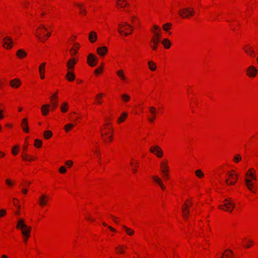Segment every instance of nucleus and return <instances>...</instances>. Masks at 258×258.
I'll use <instances>...</instances> for the list:
<instances>
[{
	"label": "nucleus",
	"mask_w": 258,
	"mask_h": 258,
	"mask_svg": "<svg viewBox=\"0 0 258 258\" xmlns=\"http://www.w3.org/2000/svg\"><path fill=\"white\" fill-rule=\"evenodd\" d=\"M68 109V103L67 102H64L62 104V105L61 106V111L63 112H65L67 111Z\"/></svg>",
	"instance_id": "e433bc0d"
},
{
	"label": "nucleus",
	"mask_w": 258,
	"mask_h": 258,
	"mask_svg": "<svg viewBox=\"0 0 258 258\" xmlns=\"http://www.w3.org/2000/svg\"><path fill=\"white\" fill-rule=\"evenodd\" d=\"M253 170V169H250L248 172L247 173V175H249L253 180H256V177L254 175L253 173H252V171Z\"/></svg>",
	"instance_id": "473e14b6"
},
{
	"label": "nucleus",
	"mask_w": 258,
	"mask_h": 258,
	"mask_svg": "<svg viewBox=\"0 0 258 258\" xmlns=\"http://www.w3.org/2000/svg\"><path fill=\"white\" fill-rule=\"evenodd\" d=\"M41 145H42V142L40 140H39L38 139H36L35 140L34 145L36 147L39 148L41 147Z\"/></svg>",
	"instance_id": "58836bf2"
},
{
	"label": "nucleus",
	"mask_w": 258,
	"mask_h": 258,
	"mask_svg": "<svg viewBox=\"0 0 258 258\" xmlns=\"http://www.w3.org/2000/svg\"><path fill=\"white\" fill-rule=\"evenodd\" d=\"M66 169L64 166H61L59 169V171L61 173H64L66 172Z\"/></svg>",
	"instance_id": "c03bdc74"
},
{
	"label": "nucleus",
	"mask_w": 258,
	"mask_h": 258,
	"mask_svg": "<svg viewBox=\"0 0 258 258\" xmlns=\"http://www.w3.org/2000/svg\"><path fill=\"white\" fill-rule=\"evenodd\" d=\"M195 174L197 177L199 178H202L204 176V173L202 172V171L200 169L197 170L195 171Z\"/></svg>",
	"instance_id": "2f4dec72"
},
{
	"label": "nucleus",
	"mask_w": 258,
	"mask_h": 258,
	"mask_svg": "<svg viewBox=\"0 0 258 258\" xmlns=\"http://www.w3.org/2000/svg\"><path fill=\"white\" fill-rule=\"evenodd\" d=\"M17 228L21 230L23 236L30 235L31 228L25 224L24 220L22 219H19L17 224Z\"/></svg>",
	"instance_id": "f257e3e1"
},
{
	"label": "nucleus",
	"mask_w": 258,
	"mask_h": 258,
	"mask_svg": "<svg viewBox=\"0 0 258 258\" xmlns=\"http://www.w3.org/2000/svg\"><path fill=\"white\" fill-rule=\"evenodd\" d=\"M150 113L152 114V117H149L148 120L150 122H153L155 118V114L156 113V109L153 106H151L149 108Z\"/></svg>",
	"instance_id": "ddd939ff"
},
{
	"label": "nucleus",
	"mask_w": 258,
	"mask_h": 258,
	"mask_svg": "<svg viewBox=\"0 0 258 258\" xmlns=\"http://www.w3.org/2000/svg\"><path fill=\"white\" fill-rule=\"evenodd\" d=\"M108 228H109V229L110 230H111L112 231L116 232V230H115L114 228H112V227H111V226H108Z\"/></svg>",
	"instance_id": "052dcab7"
},
{
	"label": "nucleus",
	"mask_w": 258,
	"mask_h": 258,
	"mask_svg": "<svg viewBox=\"0 0 258 258\" xmlns=\"http://www.w3.org/2000/svg\"><path fill=\"white\" fill-rule=\"evenodd\" d=\"M107 138L110 141H112V135H111L110 136H108Z\"/></svg>",
	"instance_id": "774afa93"
},
{
	"label": "nucleus",
	"mask_w": 258,
	"mask_h": 258,
	"mask_svg": "<svg viewBox=\"0 0 258 258\" xmlns=\"http://www.w3.org/2000/svg\"><path fill=\"white\" fill-rule=\"evenodd\" d=\"M120 78L122 80H124V81L126 80V78H125V77L124 76V74H123V75H122L121 77H120Z\"/></svg>",
	"instance_id": "69168bd1"
},
{
	"label": "nucleus",
	"mask_w": 258,
	"mask_h": 258,
	"mask_svg": "<svg viewBox=\"0 0 258 258\" xmlns=\"http://www.w3.org/2000/svg\"><path fill=\"white\" fill-rule=\"evenodd\" d=\"M228 178L225 179V183L228 185H233L237 180V175L234 174V171L228 172Z\"/></svg>",
	"instance_id": "7ed1b4c3"
},
{
	"label": "nucleus",
	"mask_w": 258,
	"mask_h": 258,
	"mask_svg": "<svg viewBox=\"0 0 258 258\" xmlns=\"http://www.w3.org/2000/svg\"><path fill=\"white\" fill-rule=\"evenodd\" d=\"M245 181L246 185L249 190L253 193H255L256 190L253 189L254 183L252 182V181L249 179L246 178L245 179Z\"/></svg>",
	"instance_id": "9d476101"
},
{
	"label": "nucleus",
	"mask_w": 258,
	"mask_h": 258,
	"mask_svg": "<svg viewBox=\"0 0 258 258\" xmlns=\"http://www.w3.org/2000/svg\"><path fill=\"white\" fill-rule=\"evenodd\" d=\"M76 64V61L74 59H71L67 62V67L68 69H73L74 65Z\"/></svg>",
	"instance_id": "a878e982"
},
{
	"label": "nucleus",
	"mask_w": 258,
	"mask_h": 258,
	"mask_svg": "<svg viewBox=\"0 0 258 258\" xmlns=\"http://www.w3.org/2000/svg\"><path fill=\"white\" fill-rule=\"evenodd\" d=\"M22 192L24 194H26L27 192V189H23L22 190Z\"/></svg>",
	"instance_id": "0e129e2a"
},
{
	"label": "nucleus",
	"mask_w": 258,
	"mask_h": 258,
	"mask_svg": "<svg viewBox=\"0 0 258 258\" xmlns=\"http://www.w3.org/2000/svg\"><path fill=\"white\" fill-rule=\"evenodd\" d=\"M152 178L154 179V180L160 185L162 189L165 190V186L163 184L161 178L156 176H153Z\"/></svg>",
	"instance_id": "a211bd4d"
},
{
	"label": "nucleus",
	"mask_w": 258,
	"mask_h": 258,
	"mask_svg": "<svg viewBox=\"0 0 258 258\" xmlns=\"http://www.w3.org/2000/svg\"><path fill=\"white\" fill-rule=\"evenodd\" d=\"M102 68L96 69L95 71V73L97 74L98 73H99V72H100L102 71Z\"/></svg>",
	"instance_id": "6e6d98bb"
},
{
	"label": "nucleus",
	"mask_w": 258,
	"mask_h": 258,
	"mask_svg": "<svg viewBox=\"0 0 258 258\" xmlns=\"http://www.w3.org/2000/svg\"><path fill=\"white\" fill-rule=\"evenodd\" d=\"M3 41L4 43V47L6 48L7 49H10L12 47V44L13 42L11 38L8 36H6L3 39Z\"/></svg>",
	"instance_id": "6e6552de"
},
{
	"label": "nucleus",
	"mask_w": 258,
	"mask_h": 258,
	"mask_svg": "<svg viewBox=\"0 0 258 258\" xmlns=\"http://www.w3.org/2000/svg\"><path fill=\"white\" fill-rule=\"evenodd\" d=\"M154 28L155 30H159V31H160V28H159V27H158L157 26H156V25H154Z\"/></svg>",
	"instance_id": "680f3d73"
},
{
	"label": "nucleus",
	"mask_w": 258,
	"mask_h": 258,
	"mask_svg": "<svg viewBox=\"0 0 258 258\" xmlns=\"http://www.w3.org/2000/svg\"><path fill=\"white\" fill-rule=\"evenodd\" d=\"M127 114L126 112L122 113L121 116L118 119V122L120 123L127 117Z\"/></svg>",
	"instance_id": "72a5a7b5"
},
{
	"label": "nucleus",
	"mask_w": 258,
	"mask_h": 258,
	"mask_svg": "<svg viewBox=\"0 0 258 258\" xmlns=\"http://www.w3.org/2000/svg\"><path fill=\"white\" fill-rule=\"evenodd\" d=\"M66 164L69 167H71L73 165V163L72 161L69 160L66 161Z\"/></svg>",
	"instance_id": "3c124183"
},
{
	"label": "nucleus",
	"mask_w": 258,
	"mask_h": 258,
	"mask_svg": "<svg viewBox=\"0 0 258 258\" xmlns=\"http://www.w3.org/2000/svg\"><path fill=\"white\" fill-rule=\"evenodd\" d=\"M149 68L152 71H154L156 69V66L155 63L152 61L148 62Z\"/></svg>",
	"instance_id": "c85d7f7f"
},
{
	"label": "nucleus",
	"mask_w": 258,
	"mask_h": 258,
	"mask_svg": "<svg viewBox=\"0 0 258 258\" xmlns=\"http://www.w3.org/2000/svg\"><path fill=\"white\" fill-rule=\"evenodd\" d=\"M45 62H43L40 64L39 67V71L40 74V78L41 79H43L45 78L44 76V71H45Z\"/></svg>",
	"instance_id": "4468645a"
},
{
	"label": "nucleus",
	"mask_w": 258,
	"mask_h": 258,
	"mask_svg": "<svg viewBox=\"0 0 258 258\" xmlns=\"http://www.w3.org/2000/svg\"><path fill=\"white\" fill-rule=\"evenodd\" d=\"M22 157L23 158V159L24 160H27V157H28V155L26 154H23L22 156Z\"/></svg>",
	"instance_id": "5fc2aeb1"
},
{
	"label": "nucleus",
	"mask_w": 258,
	"mask_h": 258,
	"mask_svg": "<svg viewBox=\"0 0 258 258\" xmlns=\"http://www.w3.org/2000/svg\"><path fill=\"white\" fill-rule=\"evenodd\" d=\"M98 58L93 54H89L87 58V62L91 67H94L97 62Z\"/></svg>",
	"instance_id": "423d86ee"
},
{
	"label": "nucleus",
	"mask_w": 258,
	"mask_h": 258,
	"mask_svg": "<svg viewBox=\"0 0 258 258\" xmlns=\"http://www.w3.org/2000/svg\"><path fill=\"white\" fill-rule=\"evenodd\" d=\"M116 74H117V75L120 77L122 75H123V72L122 70H120L117 71Z\"/></svg>",
	"instance_id": "de8ad7c7"
},
{
	"label": "nucleus",
	"mask_w": 258,
	"mask_h": 258,
	"mask_svg": "<svg viewBox=\"0 0 258 258\" xmlns=\"http://www.w3.org/2000/svg\"><path fill=\"white\" fill-rule=\"evenodd\" d=\"M6 214V211L5 209L0 210V217H3Z\"/></svg>",
	"instance_id": "49530a36"
},
{
	"label": "nucleus",
	"mask_w": 258,
	"mask_h": 258,
	"mask_svg": "<svg viewBox=\"0 0 258 258\" xmlns=\"http://www.w3.org/2000/svg\"><path fill=\"white\" fill-rule=\"evenodd\" d=\"M125 26L129 27L132 28V26L131 25H130V24H128L126 22H124L123 24H119V25H118V27H119L118 32L120 34H123L125 36H127L129 34V33H128L127 32H124L123 30H121V28L122 27H125Z\"/></svg>",
	"instance_id": "9b49d317"
},
{
	"label": "nucleus",
	"mask_w": 258,
	"mask_h": 258,
	"mask_svg": "<svg viewBox=\"0 0 258 258\" xmlns=\"http://www.w3.org/2000/svg\"><path fill=\"white\" fill-rule=\"evenodd\" d=\"M77 6H78L80 9V13L81 14H85L86 13V10L82 8V5L80 4H77Z\"/></svg>",
	"instance_id": "a19ab883"
},
{
	"label": "nucleus",
	"mask_w": 258,
	"mask_h": 258,
	"mask_svg": "<svg viewBox=\"0 0 258 258\" xmlns=\"http://www.w3.org/2000/svg\"><path fill=\"white\" fill-rule=\"evenodd\" d=\"M162 43L163 44L165 48H169L171 46V42L168 39H164L162 41Z\"/></svg>",
	"instance_id": "cd10ccee"
},
{
	"label": "nucleus",
	"mask_w": 258,
	"mask_h": 258,
	"mask_svg": "<svg viewBox=\"0 0 258 258\" xmlns=\"http://www.w3.org/2000/svg\"><path fill=\"white\" fill-rule=\"evenodd\" d=\"M97 52L100 56H103L107 52V48L106 46L100 47L97 48Z\"/></svg>",
	"instance_id": "f3484780"
},
{
	"label": "nucleus",
	"mask_w": 258,
	"mask_h": 258,
	"mask_svg": "<svg viewBox=\"0 0 258 258\" xmlns=\"http://www.w3.org/2000/svg\"><path fill=\"white\" fill-rule=\"evenodd\" d=\"M22 127L23 131L26 133L29 132V128L28 126V121L27 118H24L22 121Z\"/></svg>",
	"instance_id": "aec40b11"
},
{
	"label": "nucleus",
	"mask_w": 258,
	"mask_h": 258,
	"mask_svg": "<svg viewBox=\"0 0 258 258\" xmlns=\"http://www.w3.org/2000/svg\"><path fill=\"white\" fill-rule=\"evenodd\" d=\"M195 11L190 10L188 8H183L178 12L179 16L183 18H188L190 16L193 15Z\"/></svg>",
	"instance_id": "20e7f679"
},
{
	"label": "nucleus",
	"mask_w": 258,
	"mask_h": 258,
	"mask_svg": "<svg viewBox=\"0 0 258 258\" xmlns=\"http://www.w3.org/2000/svg\"><path fill=\"white\" fill-rule=\"evenodd\" d=\"M122 227L128 235H133L134 234L135 232L133 229L129 228L124 225H122Z\"/></svg>",
	"instance_id": "bb28decb"
},
{
	"label": "nucleus",
	"mask_w": 258,
	"mask_h": 258,
	"mask_svg": "<svg viewBox=\"0 0 258 258\" xmlns=\"http://www.w3.org/2000/svg\"><path fill=\"white\" fill-rule=\"evenodd\" d=\"M189 208V207L188 206H187L186 204H185L184 205V207H182V216L185 219H187L189 213V211L188 210Z\"/></svg>",
	"instance_id": "f8f14e48"
},
{
	"label": "nucleus",
	"mask_w": 258,
	"mask_h": 258,
	"mask_svg": "<svg viewBox=\"0 0 258 258\" xmlns=\"http://www.w3.org/2000/svg\"><path fill=\"white\" fill-rule=\"evenodd\" d=\"M241 157L239 154L236 155L233 158L234 161L236 163H238V162H239L241 160Z\"/></svg>",
	"instance_id": "4c0bfd02"
},
{
	"label": "nucleus",
	"mask_w": 258,
	"mask_h": 258,
	"mask_svg": "<svg viewBox=\"0 0 258 258\" xmlns=\"http://www.w3.org/2000/svg\"><path fill=\"white\" fill-rule=\"evenodd\" d=\"M150 151L151 152L155 154L158 157H161L163 155V152L161 149L158 146L152 147Z\"/></svg>",
	"instance_id": "0eeeda50"
},
{
	"label": "nucleus",
	"mask_w": 258,
	"mask_h": 258,
	"mask_svg": "<svg viewBox=\"0 0 258 258\" xmlns=\"http://www.w3.org/2000/svg\"><path fill=\"white\" fill-rule=\"evenodd\" d=\"M50 105L49 104H45L41 107V112L43 115L48 114L49 110Z\"/></svg>",
	"instance_id": "412c9836"
},
{
	"label": "nucleus",
	"mask_w": 258,
	"mask_h": 258,
	"mask_svg": "<svg viewBox=\"0 0 258 258\" xmlns=\"http://www.w3.org/2000/svg\"><path fill=\"white\" fill-rule=\"evenodd\" d=\"M224 203L223 205H220L219 206V208L223 210L231 212L235 207L234 202L231 199L228 198L224 200Z\"/></svg>",
	"instance_id": "f03ea898"
},
{
	"label": "nucleus",
	"mask_w": 258,
	"mask_h": 258,
	"mask_svg": "<svg viewBox=\"0 0 258 258\" xmlns=\"http://www.w3.org/2000/svg\"><path fill=\"white\" fill-rule=\"evenodd\" d=\"M51 101H52V105L53 106V107L52 108V110H53L55 109V108H56L57 106V101L53 100L52 99H51Z\"/></svg>",
	"instance_id": "37998d69"
},
{
	"label": "nucleus",
	"mask_w": 258,
	"mask_h": 258,
	"mask_svg": "<svg viewBox=\"0 0 258 258\" xmlns=\"http://www.w3.org/2000/svg\"><path fill=\"white\" fill-rule=\"evenodd\" d=\"M97 38V34L94 31H91L89 35V40L91 43L95 42Z\"/></svg>",
	"instance_id": "dca6fc26"
},
{
	"label": "nucleus",
	"mask_w": 258,
	"mask_h": 258,
	"mask_svg": "<svg viewBox=\"0 0 258 258\" xmlns=\"http://www.w3.org/2000/svg\"><path fill=\"white\" fill-rule=\"evenodd\" d=\"M74 126V125L73 124L68 123L64 126V128L65 131L67 132H69V131L70 129L72 128Z\"/></svg>",
	"instance_id": "f704fd0d"
},
{
	"label": "nucleus",
	"mask_w": 258,
	"mask_h": 258,
	"mask_svg": "<svg viewBox=\"0 0 258 258\" xmlns=\"http://www.w3.org/2000/svg\"><path fill=\"white\" fill-rule=\"evenodd\" d=\"M121 98L122 99V100L125 102L128 101L130 99V96L126 94H122L121 96Z\"/></svg>",
	"instance_id": "c9c22d12"
},
{
	"label": "nucleus",
	"mask_w": 258,
	"mask_h": 258,
	"mask_svg": "<svg viewBox=\"0 0 258 258\" xmlns=\"http://www.w3.org/2000/svg\"><path fill=\"white\" fill-rule=\"evenodd\" d=\"M248 54L250 56H254V51L253 50H250V52Z\"/></svg>",
	"instance_id": "4d7b16f0"
},
{
	"label": "nucleus",
	"mask_w": 258,
	"mask_h": 258,
	"mask_svg": "<svg viewBox=\"0 0 258 258\" xmlns=\"http://www.w3.org/2000/svg\"><path fill=\"white\" fill-rule=\"evenodd\" d=\"M221 258H232V251L230 250H226L225 253L222 254Z\"/></svg>",
	"instance_id": "b1692460"
},
{
	"label": "nucleus",
	"mask_w": 258,
	"mask_h": 258,
	"mask_svg": "<svg viewBox=\"0 0 258 258\" xmlns=\"http://www.w3.org/2000/svg\"><path fill=\"white\" fill-rule=\"evenodd\" d=\"M52 133L50 131H46L44 133V137L46 139H49L52 136Z\"/></svg>",
	"instance_id": "7c9ffc66"
},
{
	"label": "nucleus",
	"mask_w": 258,
	"mask_h": 258,
	"mask_svg": "<svg viewBox=\"0 0 258 258\" xmlns=\"http://www.w3.org/2000/svg\"><path fill=\"white\" fill-rule=\"evenodd\" d=\"M21 84V81L18 79H15L10 81V85L13 88H17L19 87L20 86Z\"/></svg>",
	"instance_id": "2eb2a0df"
},
{
	"label": "nucleus",
	"mask_w": 258,
	"mask_h": 258,
	"mask_svg": "<svg viewBox=\"0 0 258 258\" xmlns=\"http://www.w3.org/2000/svg\"><path fill=\"white\" fill-rule=\"evenodd\" d=\"M6 182V183L8 185H11L13 184V183L9 179H7Z\"/></svg>",
	"instance_id": "bf43d9fd"
},
{
	"label": "nucleus",
	"mask_w": 258,
	"mask_h": 258,
	"mask_svg": "<svg viewBox=\"0 0 258 258\" xmlns=\"http://www.w3.org/2000/svg\"><path fill=\"white\" fill-rule=\"evenodd\" d=\"M125 31H130V30H131V32L130 33V34H131L132 31H133V27H132V28L129 27H127V28H125L124 29Z\"/></svg>",
	"instance_id": "864d4df0"
},
{
	"label": "nucleus",
	"mask_w": 258,
	"mask_h": 258,
	"mask_svg": "<svg viewBox=\"0 0 258 258\" xmlns=\"http://www.w3.org/2000/svg\"><path fill=\"white\" fill-rule=\"evenodd\" d=\"M117 4L121 7H124V6H128V4L125 0H117Z\"/></svg>",
	"instance_id": "c756f323"
},
{
	"label": "nucleus",
	"mask_w": 258,
	"mask_h": 258,
	"mask_svg": "<svg viewBox=\"0 0 258 258\" xmlns=\"http://www.w3.org/2000/svg\"><path fill=\"white\" fill-rule=\"evenodd\" d=\"M101 97H102V94H98L96 97V100L98 104H100L101 103V101L100 100Z\"/></svg>",
	"instance_id": "79ce46f5"
},
{
	"label": "nucleus",
	"mask_w": 258,
	"mask_h": 258,
	"mask_svg": "<svg viewBox=\"0 0 258 258\" xmlns=\"http://www.w3.org/2000/svg\"><path fill=\"white\" fill-rule=\"evenodd\" d=\"M66 78L69 81H72L75 79V75L73 72L68 71Z\"/></svg>",
	"instance_id": "5701e85b"
},
{
	"label": "nucleus",
	"mask_w": 258,
	"mask_h": 258,
	"mask_svg": "<svg viewBox=\"0 0 258 258\" xmlns=\"http://www.w3.org/2000/svg\"><path fill=\"white\" fill-rule=\"evenodd\" d=\"M48 201L47 197L46 195H43L40 197L39 204L41 206L45 205Z\"/></svg>",
	"instance_id": "6ab92c4d"
},
{
	"label": "nucleus",
	"mask_w": 258,
	"mask_h": 258,
	"mask_svg": "<svg viewBox=\"0 0 258 258\" xmlns=\"http://www.w3.org/2000/svg\"><path fill=\"white\" fill-rule=\"evenodd\" d=\"M12 153L15 155H16L17 154V151H15V150L13 149L12 150Z\"/></svg>",
	"instance_id": "338daca9"
},
{
	"label": "nucleus",
	"mask_w": 258,
	"mask_h": 258,
	"mask_svg": "<svg viewBox=\"0 0 258 258\" xmlns=\"http://www.w3.org/2000/svg\"><path fill=\"white\" fill-rule=\"evenodd\" d=\"M36 36L38 37V39H41L42 41H44L45 40V39L44 38H41L39 35H37Z\"/></svg>",
	"instance_id": "e2e57ef3"
},
{
	"label": "nucleus",
	"mask_w": 258,
	"mask_h": 258,
	"mask_svg": "<svg viewBox=\"0 0 258 258\" xmlns=\"http://www.w3.org/2000/svg\"><path fill=\"white\" fill-rule=\"evenodd\" d=\"M16 55L20 59H22L27 55V53L23 49H19Z\"/></svg>",
	"instance_id": "4be33fe9"
},
{
	"label": "nucleus",
	"mask_w": 258,
	"mask_h": 258,
	"mask_svg": "<svg viewBox=\"0 0 258 258\" xmlns=\"http://www.w3.org/2000/svg\"><path fill=\"white\" fill-rule=\"evenodd\" d=\"M24 236V241L25 242H26L28 239L29 238L30 235L28 236Z\"/></svg>",
	"instance_id": "13d9d810"
},
{
	"label": "nucleus",
	"mask_w": 258,
	"mask_h": 258,
	"mask_svg": "<svg viewBox=\"0 0 258 258\" xmlns=\"http://www.w3.org/2000/svg\"><path fill=\"white\" fill-rule=\"evenodd\" d=\"M247 75L250 77H254L256 76L257 70L252 66L249 67L246 71Z\"/></svg>",
	"instance_id": "1a4fd4ad"
},
{
	"label": "nucleus",
	"mask_w": 258,
	"mask_h": 258,
	"mask_svg": "<svg viewBox=\"0 0 258 258\" xmlns=\"http://www.w3.org/2000/svg\"><path fill=\"white\" fill-rule=\"evenodd\" d=\"M115 249L118 253H123L124 252V251L121 247H116Z\"/></svg>",
	"instance_id": "a18cd8bd"
},
{
	"label": "nucleus",
	"mask_w": 258,
	"mask_h": 258,
	"mask_svg": "<svg viewBox=\"0 0 258 258\" xmlns=\"http://www.w3.org/2000/svg\"><path fill=\"white\" fill-rule=\"evenodd\" d=\"M154 37L152 38L151 41L153 43L152 47L153 49L156 50L157 48L158 43L160 42V38L161 36V33L160 32H154Z\"/></svg>",
	"instance_id": "39448f33"
},
{
	"label": "nucleus",
	"mask_w": 258,
	"mask_h": 258,
	"mask_svg": "<svg viewBox=\"0 0 258 258\" xmlns=\"http://www.w3.org/2000/svg\"><path fill=\"white\" fill-rule=\"evenodd\" d=\"M244 49L245 52H246L247 53H249V52H250V50H252L251 46L249 45L247 46V48H245Z\"/></svg>",
	"instance_id": "09e8293b"
},
{
	"label": "nucleus",
	"mask_w": 258,
	"mask_h": 258,
	"mask_svg": "<svg viewBox=\"0 0 258 258\" xmlns=\"http://www.w3.org/2000/svg\"><path fill=\"white\" fill-rule=\"evenodd\" d=\"M168 170L166 171L165 172H162L163 176L165 178V179H167L168 178Z\"/></svg>",
	"instance_id": "8fccbe9b"
},
{
	"label": "nucleus",
	"mask_w": 258,
	"mask_h": 258,
	"mask_svg": "<svg viewBox=\"0 0 258 258\" xmlns=\"http://www.w3.org/2000/svg\"><path fill=\"white\" fill-rule=\"evenodd\" d=\"M171 24L169 23H166L164 25H163V28L164 30L166 31H168L170 29V26H171Z\"/></svg>",
	"instance_id": "ea45409f"
},
{
	"label": "nucleus",
	"mask_w": 258,
	"mask_h": 258,
	"mask_svg": "<svg viewBox=\"0 0 258 258\" xmlns=\"http://www.w3.org/2000/svg\"><path fill=\"white\" fill-rule=\"evenodd\" d=\"M161 168L162 172H165L168 170V166L166 161H163L161 163Z\"/></svg>",
	"instance_id": "393cba45"
},
{
	"label": "nucleus",
	"mask_w": 258,
	"mask_h": 258,
	"mask_svg": "<svg viewBox=\"0 0 258 258\" xmlns=\"http://www.w3.org/2000/svg\"><path fill=\"white\" fill-rule=\"evenodd\" d=\"M70 52H71L72 55H75L77 52V50L74 49H71L70 50Z\"/></svg>",
	"instance_id": "603ef678"
}]
</instances>
